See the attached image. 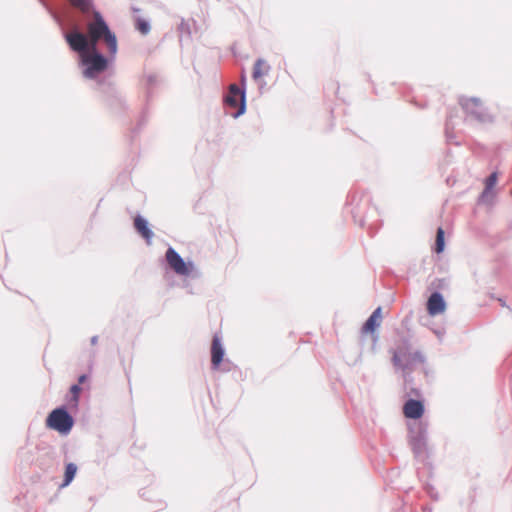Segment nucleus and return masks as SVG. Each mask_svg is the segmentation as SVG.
Listing matches in <instances>:
<instances>
[{
  "label": "nucleus",
  "mask_w": 512,
  "mask_h": 512,
  "mask_svg": "<svg viewBox=\"0 0 512 512\" xmlns=\"http://www.w3.org/2000/svg\"><path fill=\"white\" fill-rule=\"evenodd\" d=\"M446 304L442 295L434 292L427 301V311L430 316H436L445 311Z\"/></svg>",
  "instance_id": "7"
},
{
  "label": "nucleus",
  "mask_w": 512,
  "mask_h": 512,
  "mask_svg": "<svg viewBox=\"0 0 512 512\" xmlns=\"http://www.w3.org/2000/svg\"><path fill=\"white\" fill-rule=\"evenodd\" d=\"M403 414L409 419H419L424 414V406L421 401L410 399L403 406Z\"/></svg>",
  "instance_id": "6"
},
{
  "label": "nucleus",
  "mask_w": 512,
  "mask_h": 512,
  "mask_svg": "<svg viewBox=\"0 0 512 512\" xmlns=\"http://www.w3.org/2000/svg\"><path fill=\"white\" fill-rule=\"evenodd\" d=\"M87 380V376L86 375H81L78 379V383L79 384H83L85 381Z\"/></svg>",
  "instance_id": "22"
},
{
  "label": "nucleus",
  "mask_w": 512,
  "mask_h": 512,
  "mask_svg": "<svg viewBox=\"0 0 512 512\" xmlns=\"http://www.w3.org/2000/svg\"><path fill=\"white\" fill-rule=\"evenodd\" d=\"M497 182V174L492 173L487 179L485 183V190L483 192V196L487 195L489 191L496 185Z\"/></svg>",
  "instance_id": "18"
},
{
  "label": "nucleus",
  "mask_w": 512,
  "mask_h": 512,
  "mask_svg": "<svg viewBox=\"0 0 512 512\" xmlns=\"http://www.w3.org/2000/svg\"><path fill=\"white\" fill-rule=\"evenodd\" d=\"M225 104L228 107L236 110L235 112L231 113L233 117H238L244 113L245 95L244 92L241 91L236 84L230 85L229 92L225 97Z\"/></svg>",
  "instance_id": "4"
},
{
  "label": "nucleus",
  "mask_w": 512,
  "mask_h": 512,
  "mask_svg": "<svg viewBox=\"0 0 512 512\" xmlns=\"http://www.w3.org/2000/svg\"><path fill=\"white\" fill-rule=\"evenodd\" d=\"M245 81H246V76H245L244 73H242V75H241V82H242V84H244Z\"/></svg>",
  "instance_id": "23"
},
{
  "label": "nucleus",
  "mask_w": 512,
  "mask_h": 512,
  "mask_svg": "<svg viewBox=\"0 0 512 512\" xmlns=\"http://www.w3.org/2000/svg\"><path fill=\"white\" fill-rule=\"evenodd\" d=\"M165 256L172 257V256H179V255L174 251V249H172L171 247H168V249L165 253Z\"/></svg>",
  "instance_id": "21"
},
{
  "label": "nucleus",
  "mask_w": 512,
  "mask_h": 512,
  "mask_svg": "<svg viewBox=\"0 0 512 512\" xmlns=\"http://www.w3.org/2000/svg\"><path fill=\"white\" fill-rule=\"evenodd\" d=\"M136 28L137 30L142 33V34H147L149 31H150V26L149 24L143 20V19H138L137 22H136Z\"/></svg>",
  "instance_id": "19"
},
{
  "label": "nucleus",
  "mask_w": 512,
  "mask_h": 512,
  "mask_svg": "<svg viewBox=\"0 0 512 512\" xmlns=\"http://www.w3.org/2000/svg\"><path fill=\"white\" fill-rule=\"evenodd\" d=\"M77 472V466L73 463H69L66 465L65 474H64V482L62 486H67L71 483L75 474Z\"/></svg>",
  "instance_id": "13"
},
{
  "label": "nucleus",
  "mask_w": 512,
  "mask_h": 512,
  "mask_svg": "<svg viewBox=\"0 0 512 512\" xmlns=\"http://www.w3.org/2000/svg\"><path fill=\"white\" fill-rule=\"evenodd\" d=\"M134 228L136 232L146 241L147 244L151 243L153 232L149 227V223L142 216L137 215L134 218Z\"/></svg>",
  "instance_id": "8"
},
{
  "label": "nucleus",
  "mask_w": 512,
  "mask_h": 512,
  "mask_svg": "<svg viewBox=\"0 0 512 512\" xmlns=\"http://www.w3.org/2000/svg\"><path fill=\"white\" fill-rule=\"evenodd\" d=\"M68 1L73 7L79 9L83 13L89 12L91 9V6H92L90 0H68Z\"/></svg>",
  "instance_id": "15"
},
{
  "label": "nucleus",
  "mask_w": 512,
  "mask_h": 512,
  "mask_svg": "<svg viewBox=\"0 0 512 512\" xmlns=\"http://www.w3.org/2000/svg\"><path fill=\"white\" fill-rule=\"evenodd\" d=\"M74 425L72 416L65 408H56L46 418V426L60 434H68Z\"/></svg>",
  "instance_id": "3"
},
{
  "label": "nucleus",
  "mask_w": 512,
  "mask_h": 512,
  "mask_svg": "<svg viewBox=\"0 0 512 512\" xmlns=\"http://www.w3.org/2000/svg\"><path fill=\"white\" fill-rule=\"evenodd\" d=\"M80 392H81V388L79 387V385L75 384V385L71 386V388H70L71 399L69 401L71 406H73V407L77 406Z\"/></svg>",
  "instance_id": "17"
},
{
  "label": "nucleus",
  "mask_w": 512,
  "mask_h": 512,
  "mask_svg": "<svg viewBox=\"0 0 512 512\" xmlns=\"http://www.w3.org/2000/svg\"><path fill=\"white\" fill-rule=\"evenodd\" d=\"M379 325L380 324L377 321H375V319L369 317L362 328V332L373 333Z\"/></svg>",
  "instance_id": "16"
},
{
  "label": "nucleus",
  "mask_w": 512,
  "mask_h": 512,
  "mask_svg": "<svg viewBox=\"0 0 512 512\" xmlns=\"http://www.w3.org/2000/svg\"><path fill=\"white\" fill-rule=\"evenodd\" d=\"M370 317H372L373 319H375V321H377V322L380 324V322H381V318H382V316H381V308H380V307H378V308H377V309H376V310L371 314V316H370Z\"/></svg>",
  "instance_id": "20"
},
{
  "label": "nucleus",
  "mask_w": 512,
  "mask_h": 512,
  "mask_svg": "<svg viewBox=\"0 0 512 512\" xmlns=\"http://www.w3.org/2000/svg\"><path fill=\"white\" fill-rule=\"evenodd\" d=\"M65 40L72 51L79 53L80 62L85 66L83 74L90 79L108 67V59L97 51L98 42L103 41L110 58H114L118 50L116 35L99 12H94L93 19L87 23V35L74 31L66 33Z\"/></svg>",
  "instance_id": "1"
},
{
  "label": "nucleus",
  "mask_w": 512,
  "mask_h": 512,
  "mask_svg": "<svg viewBox=\"0 0 512 512\" xmlns=\"http://www.w3.org/2000/svg\"><path fill=\"white\" fill-rule=\"evenodd\" d=\"M444 245H445L444 230L441 227H439L437 229V233H436L434 252L437 254L442 253L444 250Z\"/></svg>",
  "instance_id": "14"
},
{
  "label": "nucleus",
  "mask_w": 512,
  "mask_h": 512,
  "mask_svg": "<svg viewBox=\"0 0 512 512\" xmlns=\"http://www.w3.org/2000/svg\"><path fill=\"white\" fill-rule=\"evenodd\" d=\"M466 113L474 116L480 121H485L489 118L486 107L483 102L478 98H467L461 103Z\"/></svg>",
  "instance_id": "5"
},
{
  "label": "nucleus",
  "mask_w": 512,
  "mask_h": 512,
  "mask_svg": "<svg viewBox=\"0 0 512 512\" xmlns=\"http://www.w3.org/2000/svg\"><path fill=\"white\" fill-rule=\"evenodd\" d=\"M169 261L170 267L178 274L186 275L189 272V268L187 264L184 262L183 258H167Z\"/></svg>",
  "instance_id": "11"
},
{
  "label": "nucleus",
  "mask_w": 512,
  "mask_h": 512,
  "mask_svg": "<svg viewBox=\"0 0 512 512\" xmlns=\"http://www.w3.org/2000/svg\"><path fill=\"white\" fill-rule=\"evenodd\" d=\"M269 72L270 66L267 64V62L263 59H258L254 64L252 77L254 81L263 86V77L267 76Z\"/></svg>",
  "instance_id": "10"
},
{
  "label": "nucleus",
  "mask_w": 512,
  "mask_h": 512,
  "mask_svg": "<svg viewBox=\"0 0 512 512\" xmlns=\"http://www.w3.org/2000/svg\"><path fill=\"white\" fill-rule=\"evenodd\" d=\"M224 357V349L221 345L220 339L217 336L213 337L211 344V363L214 369H217Z\"/></svg>",
  "instance_id": "9"
},
{
  "label": "nucleus",
  "mask_w": 512,
  "mask_h": 512,
  "mask_svg": "<svg viewBox=\"0 0 512 512\" xmlns=\"http://www.w3.org/2000/svg\"><path fill=\"white\" fill-rule=\"evenodd\" d=\"M410 444H411L412 450L415 454H420L423 451H425L427 442H426V438H425L424 434H420V435L414 437L411 440Z\"/></svg>",
  "instance_id": "12"
},
{
  "label": "nucleus",
  "mask_w": 512,
  "mask_h": 512,
  "mask_svg": "<svg viewBox=\"0 0 512 512\" xmlns=\"http://www.w3.org/2000/svg\"><path fill=\"white\" fill-rule=\"evenodd\" d=\"M392 362L395 367L401 369L405 374H409L424 362V358L419 351H414L411 345L403 340L393 351Z\"/></svg>",
  "instance_id": "2"
}]
</instances>
